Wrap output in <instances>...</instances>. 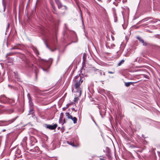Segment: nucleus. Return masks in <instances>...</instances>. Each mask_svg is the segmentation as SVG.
Listing matches in <instances>:
<instances>
[{"instance_id":"f257e3e1","label":"nucleus","mask_w":160,"mask_h":160,"mask_svg":"<svg viewBox=\"0 0 160 160\" xmlns=\"http://www.w3.org/2000/svg\"><path fill=\"white\" fill-rule=\"evenodd\" d=\"M83 81L82 77L79 74L76 76L73 81L72 92L76 93V95L79 97H80L82 94V89L81 85Z\"/></svg>"},{"instance_id":"f03ea898","label":"nucleus","mask_w":160,"mask_h":160,"mask_svg":"<svg viewBox=\"0 0 160 160\" xmlns=\"http://www.w3.org/2000/svg\"><path fill=\"white\" fill-rule=\"evenodd\" d=\"M11 101H12V100L6 97L4 95L0 96V103H10L11 102Z\"/></svg>"},{"instance_id":"7ed1b4c3","label":"nucleus","mask_w":160,"mask_h":160,"mask_svg":"<svg viewBox=\"0 0 160 160\" xmlns=\"http://www.w3.org/2000/svg\"><path fill=\"white\" fill-rule=\"evenodd\" d=\"M53 61L52 58H49L48 61L46 62V65H44L43 67H41V69L45 72H48V68L49 67L48 66V64L50 63L51 64Z\"/></svg>"},{"instance_id":"20e7f679","label":"nucleus","mask_w":160,"mask_h":160,"mask_svg":"<svg viewBox=\"0 0 160 160\" xmlns=\"http://www.w3.org/2000/svg\"><path fill=\"white\" fill-rule=\"evenodd\" d=\"M18 117V116H17L15 118L13 119L10 121H0V126H5L13 122Z\"/></svg>"},{"instance_id":"39448f33","label":"nucleus","mask_w":160,"mask_h":160,"mask_svg":"<svg viewBox=\"0 0 160 160\" xmlns=\"http://www.w3.org/2000/svg\"><path fill=\"white\" fill-rule=\"evenodd\" d=\"M46 125L47 128L52 130L55 129L58 126V125L57 124H55L53 125L46 124Z\"/></svg>"},{"instance_id":"423d86ee","label":"nucleus","mask_w":160,"mask_h":160,"mask_svg":"<svg viewBox=\"0 0 160 160\" xmlns=\"http://www.w3.org/2000/svg\"><path fill=\"white\" fill-rule=\"evenodd\" d=\"M95 73L97 74L100 75H102V74L104 76L105 75V73L102 71L99 70L98 69H96L94 70Z\"/></svg>"},{"instance_id":"0eeeda50","label":"nucleus","mask_w":160,"mask_h":160,"mask_svg":"<svg viewBox=\"0 0 160 160\" xmlns=\"http://www.w3.org/2000/svg\"><path fill=\"white\" fill-rule=\"evenodd\" d=\"M22 48V45L20 44H17L12 47L11 50L13 49H21Z\"/></svg>"},{"instance_id":"6e6552de","label":"nucleus","mask_w":160,"mask_h":160,"mask_svg":"<svg viewBox=\"0 0 160 160\" xmlns=\"http://www.w3.org/2000/svg\"><path fill=\"white\" fill-rule=\"evenodd\" d=\"M137 38L139 40L140 42L143 44V45H147V43L146 42H145L144 40L141 38L138 37Z\"/></svg>"},{"instance_id":"1a4fd4ad","label":"nucleus","mask_w":160,"mask_h":160,"mask_svg":"<svg viewBox=\"0 0 160 160\" xmlns=\"http://www.w3.org/2000/svg\"><path fill=\"white\" fill-rule=\"evenodd\" d=\"M2 7L3 9H1V8H0V11L1 12H4L6 9V4L3 2H2Z\"/></svg>"},{"instance_id":"9d476101","label":"nucleus","mask_w":160,"mask_h":160,"mask_svg":"<svg viewBox=\"0 0 160 160\" xmlns=\"http://www.w3.org/2000/svg\"><path fill=\"white\" fill-rule=\"evenodd\" d=\"M71 119L73 121L74 123L75 124L77 123V118L75 117H72V118Z\"/></svg>"},{"instance_id":"9b49d317","label":"nucleus","mask_w":160,"mask_h":160,"mask_svg":"<svg viewBox=\"0 0 160 160\" xmlns=\"http://www.w3.org/2000/svg\"><path fill=\"white\" fill-rule=\"evenodd\" d=\"M66 116L67 117L68 119H71L72 118V116L68 112H66L65 113Z\"/></svg>"},{"instance_id":"f8f14e48","label":"nucleus","mask_w":160,"mask_h":160,"mask_svg":"<svg viewBox=\"0 0 160 160\" xmlns=\"http://www.w3.org/2000/svg\"><path fill=\"white\" fill-rule=\"evenodd\" d=\"M17 53H18L17 52H13L9 53H7V54L6 57H7L8 56H11V55H15Z\"/></svg>"},{"instance_id":"ddd939ff","label":"nucleus","mask_w":160,"mask_h":160,"mask_svg":"<svg viewBox=\"0 0 160 160\" xmlns=\"http://www.w3.org/2000/svg\"><path fill=\"white\" fill-rule=\"evenodd\" d=\"M34 113L33 110L32 108H31L30 109L29 111V113L28 115L30 114H32Z\"/></svg>"},{"instance_id":"4468645a","label":"nucleus","mask_w":160,"mask_h":160,"mask_svg":"<svg viewBox=\"0 0 160 160\" xmlns=\"http://www.w3.org/2000/svg\"><path fill=\"white\" fill-rule=\"evenodd\" d=\"M62 114H63L62 113V112L61 113V115L59 118V122L60 123H62V116H61V115Z\"/></svg>"},{"instance_id":"2eb2a0df","label":"nucleus","mask_w":160,"mask_h":160,"mask_svg":"<svg viewBox=\"0 0 160 160\" xmlns=\"http://www.w3.org/2000/svg\"><path fill=\"white\" fill-rule=\"evenodd\" d=\"M57 3L58 5V8H60L62 7V5L61 3L59 2H57Z\"/></svg>"},{"instance_id":"dca6fc26","label":"nucleus","mask_w":160,"mask_h":160,"mask_svg":"<svg viewBox=\"0 0 160 160\" xmlns=\"http://www.w3.org/2000/svg\"><path fill=\"white\" fill-rule=\"evenodd\" d=\"M124 61L123 60H121L118 64V66H120L121 65V64L123 63Z\"/></svg>"},{"instance_id":"f3484780","label":"nucleus","mask_w":160,"mask_h":160,"mask_svg":"<svg viewBox=\"0 0 160 160\" xmlns=\"http://www.w3.org/2000/svg\"><path fill=\"white\" fill-rule=\"evenodd\" d=\"M67 143L68 144H69V145H70L73 147H76V145H74L73 144V143L72 142H67Z\"/></svg>"},{"instance_id":"a211bd4d","label":"nucleus","mask_w":160,"mask_h":160,"mask_svg":"<svg viewBox=\"0 0 160 160\" xmlns=\"http://www.w3.org/2000/svg\"><path fill=\"white\" fill-rule=\"evenodd\" d=\"M77 96L78 97L75 98L74 99V102H77L79 99L78 97H79L78 96Z\"/></svg>"},{"instance_id":"6ab92c4d","label":"nucleus","mask_w":160,"mask_h":160,"mask_svg":"<svg viewBox=\"0 0 160 160\" xmlns=\"http://www.w3.org/2000/svg\"><path fill=\"white\" fill-rule=\"evenodd\" d=\"M29 105L30 106L31 108H32V106H33L32 103L31 101H30V100H29Z\"/></svg>"},{"instance_id":"aec40b11","label":"nucleus","mask_w":160,"mask_h":160,"mask_svg":"<svg viewBox=\"0 0 160 160\" xmlns=\"http://www.w3.org/2000/svg\"><path fill=\"white\" fill-rule=\"evenodd\" d=\"M125 86L127 87H128L130 86V85L128 82H127L125 83Z\"/></svg>"},{"instance_id":"412c9836","label":"nucleus","mask_w":160,"mask_h":160,"mask_svg":"<svg viewBox=\"0 0 160 160\" xmlns=\"http://www.w3.org/2000/svg\"><path fill=\"white\" fill-rule=\"evenodd\" d=\"M46 46L49 49H50V50L52 51V52H53V51H54V50H52V49H50V48H49V47L48 46V45H47V44H46Z\"/></svg>"},{"instance_id":"4be33fe9","label":"nucleus","mask_w":160,"mask_h":160,"mask_svg":"<svg viewBox=\"0 0 160 160\" xmlns=\"http://www.w3.org/2000/svg\"><path fill=\"white\" fill-rule=\"evenodd\" d=\"M115 47V45L114 44H111V47L112 48H113Z\"/></svg>"},{"instance_id":"5701e85b","label":"nucleus","mask_w":160,"mask_h":160,"mask_svg":"<svg viewBox=\"0 0 160 160\" xmlns=\"http://www.w3.org/2000/svg\"><path fill=\"white\" fill-rule=\"evenodd\" d=\"M10 24L8 23V26L7 28V30L9 28Z\"/></svg>"},{"instance_id":"b1692460","label":"nucleus","mask_w":160,"mask_h":160,"mask_svg":"<svg viewBox=\"0 0 160 160\" xmlns=\"http://www.w3.org/2000/svg\"><path fill=\"white\" fill-rule=\"evenodd\" d=\"M35 52L36 54L37 55V56H38V54H39L37 50H36Z\"/></svg>"},{"instance_id":"393cba45","label":"nucleus","mask_w":160,"mask_h":160,"mask_svg":"<svg viewBox=\"0 0 160 160\" xmlns=\"http://www.w3.org/2000/svg\"><path fill=\"white\" fill-rule=\"evenodd\" d=\"M108 72L109 73H110V74H113L114 73V72H112L110 71H108Z\"/></svg>"},{"instance_id":"a878e982","label":"nucleus","mask_w":160,"mask_h":160,"mask_svg":"<svg viewBox=\"0 0 160 160\" xmlns=\"http://www.w3.org/2000/svg\"><path fill=\"white\" fill-rule=\"evenodd\" d=\"M52 8L55 11V7L54 5H53L52 4Z\"/></svg>"},{"instance_id":"bb28decb","label":"nucleus","mask_w":160,"mask_h":160,"mask_svg":"<svg viewBox=\"0 0 160 160\" xmlns=\"http://www.w3.org/2000/svg\"><path fill=\"white\" fill-rule=\"evenodd\" d=\"M129 83L130 85L131 84H132V83H136V82H128Z\"/></svg>"},{"instance_id":"cd10ccee","label":"nucleus","mask_w":160,"mask_h":160,"mask_svg":"<svg viewBox=\"0 0 160 160\" xmlns=\"http://www.w3.org/2000/svg\"><path fill=\"white\" fill-rule=\"evenodd\" d=\"M113 15H114V17L115 18L116 17V12H113Z\"/></svg>"},{"instance_id":"c85d7f7f","label":"nucleus","mask_w":160,"mask_h":160,"mask_svg":"<svg viewBox=\"0 0 160 160\" xmlns=\"http://www.w3.org/2000/svg\"><path fill=\"white\" fill-rule=\"evenodd\" d=\"M66 122L65 119H63V122L62 123V124H63L64 123H65Z\"/></svg>"},{"instance_id":"c756f323","label":"nucleus","mask_w":160,"mask_h":160,"mask_svg":"<svg viewBox=\"0 0 160 160\" xmlns=\"http://www.w3.org/2000/svg\"><path fill=\"white\" fill-rule=\"evenodd\" d=\"M62 109H63V110H65V109H66V108H62Z\"/></svg>"},{"instance_id":"7c9ffc66","label":"nucleus","mask_w":160,"mask_h":160,"mask_svg":"<svg viewBox=\"0 0 160 160\" xmlns=\"http://www.w3.org/2000/svg\"><path fill=\"white\" fill-rule=\"evenodd\" d=\"M100 115L102 116V115L101 114V111H100Z\"/></svg>"},{"instance_id":"2f4dec72","label":"nucleus","mask_w":160,"mask_h":160,"mask_svg":"<svg viewBox=\"0 0 160 160\" xmlns=\"http://www.w3.org/2000/svg\"><path fill=\"white\" fill-rule=\"evenodd\" d=\"M100 160H104V159L103 158H100Z\"/></svg>"},{"instance_id":"473e14b6","label":"nucleus","mask_w":160,"mask_h":160,"mask_svg":"<svg viewBox=\"0 0 160 160\" xmlns=\"http://www.w3.org/2000/svg\"><path fill=\"white\" fill-rule=\"evenodd\" d=\"M158 154H160V152H158Z\"/></svg>"},{"instance_id":"72a5a7b5","label":"nucleus","mask_w":160,"mask_h":160,"mask_svg":"<svg viewBox=\"0 0 160 160\" xmlns=\"http://www.w3.org/2000/svg\"><path fill=\"white\" fill-rule=\"evenodd\" d=\"M5 130H5V129H3V130H2V131H3V132H4V131H5Z\"/></svg>"},{"instance_id":"f704fd0d","label":"nucleus","mask_w":160,"mask_h":160,"mask_svg":"<svg viewBox=\"0 0 160 160\" xmlns=\"http://www.w3.org/2000/svg\"><path fill=\"white\" fill-rule=\"evenodd\" d=\"M53 13L56 14L55 12L54 11H53Z\"/></svg>"},{"instance_id":"c9c22d12","label":"nucleus","mask_w":160,"mask_h":160,"mask_svg":"<svg viewBox=\"0 0 160 160\" xmlns=\"http://www.w3.org/2000/svg\"><path fill=\"white\" fill-rule=\"evenodd\" d=\"M77 41H76V42H77Z\"/></svg>"},{"instance_id":"e433bc0d","label":"nucleus","mask_w":160,"mask_h":160,"mask_svg":"<svg viewBox=\"0 0 160 160\" xmlns=\"http://www.w3.org/2000/svg\"><path fill=\"white\" fill-rule=\"evenodd\" d=\"M59 128H60V127H58V129H59Z\"/></svg>"},{"instance_id":"4c0bfd02","label":"nucleus","mask_w":160,"mask_h":160,"mask_svg":"<svg viewBox=\"0 0 160 160\" xmlns=\"http://www.w3.org/2000/svg\"><path fill=\"white\" fill-rule=\"evenodd\" d=\"M145 76H146L145 75H144V76L145 77Z\"/></svg>"},{"instance_id":"58836bf2","label":"nucleus","mask_w":160,"mask_h":160,"mask_svg":"<svg viewBox=\"0 0 160 160\" xmlns=\"http://www.w3.org/2000/svg\"><path fill=\"white\" fill-rule=\"evenodd\" d=\"M37 72H36V75L37 76Z\"/></svg>"},{"instance_id":"ea45409f","label":"nucleus","mask_w":160,"mask_h":160,"mask_svg":"<svg viewBox=\"0 0 160 160\" xmlns=\"http://www.w3.org/2000/svg\"><path fill=\"white\" fill-rule=\"evenodd\" d=\"M82 23H83V21L82 20Z\"/></svg>"}]
</instances>
